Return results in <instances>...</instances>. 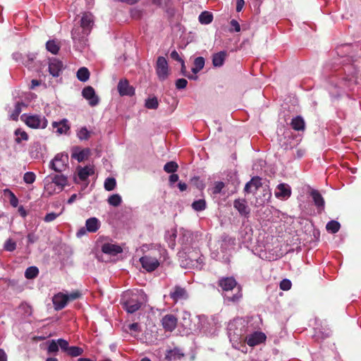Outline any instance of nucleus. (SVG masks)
<instances>
[{"instance_id": "obj_7", "label": "nucleus", "mask_w": 361, "mask_h": 361, "mask_svg": "<svg viewBox=\"0 0 361 361\" xmlns=\"http://www.w3.org/2000/svg\"><path fill=\"white\" fill-rule=\"evenodd\" d=\"M155 69L160 80H165L168 78L169 75V65L164 56L157 58Z\"/></svg>"}, {"instance_id": "obj_42", "label": "nucleus", "mask_w": 361, "mask_h": 361, "mask_svg": "<svg viewBox=\"0 0 361 361\" xmlns=\"http://www.w3.org/2000/svg\"><path fill=\"white\" fill-rule=\"evenodd\" d=\"M225 187V184L222 181H216L214 183V186L212 187V192L214 195H218L221 192L222 190Z\"/></svg>"}, {"instance_id": "obj_52", "label": "nucleus", "mask_w": 361, "mask_h": 361, "mask_svg": "<svg viewBox=\"0 0 361 361\" xmlns=\"http://www.w3.org/2000/svg\"><path fill=\"white\" fill-rule=\"evenodd\" d=\"M291 288V282L288 279H283L280 283V288L283 290H288Z\"/></svg>"}, {"instance_id": "obj_19", "label": "nucleus", "mask_w": 361, "mask_h": 361, "mask_svg": "<svg viewBox=\"0 0 361 361\" xmlns=\"http://www.w3.org/2000/svg\"><path fill=\"white\" fill-rule=\"evenodd\" d=\"M52 127L54 129H56V132L59 134H66L70 130L68 121L66 118H63L59 122H53Z\"/></svg>"}, {"instance_id": "obj_39", "label": "nucleus", "mask_w": 361, "mask_h": 361, "mask_svg": "<svg viewBox=\"0 0 361 361\" xmlns=\"http://www.w3.org/2000/svg\"><path fill=\"white\" fill-rule=\"evenodd\" d=\"M90 132L85 128H81L77 133V136L80 140H86L90 137Z\"/></svg>"}, {"instance_id": "obj_18", "label": "nucleus", "mask_w": 361, "mask_h": 361, "mask_svg": "<svg viewBox=\"0 0 361 361\" xmlns=\"http://www.w3.org/2000/svg\"><path fill=\"white\" fill-rule=\"evenodd\" d=\"M67 296L66 294L59 293L53 298V304L56 310H62L67 305Z\"/></svg>"}, {"instance_id": "obj_49", "label": "nucleus", "mask_w": 361, "mask_h": 361, "mask_svg": "<svg viewBox=\"0 0 361 361\" xmlns=\"http://www.w3.org/2000/svg\"><path fill=\"white\" fill-rule=\"evenodd\" d=\"M234 245L235 239L229 236H225L223 239V243L221 244V249H225L226 245Z\"/></svg>"}, {"instance_id": "obj_6", "label": "nucleus", "mask_w": 361, "mask_h": 361, "mask_svg": "<svg viewBox=\"0 0 361 361\" xmlns=\"http://www.w3.org/2000/svg\"><path fill=\"white\" fill-rule=\"evenodd\" d=\"M68 162V156L67 154H57L54 158L50 161L49 167L56 172L63 171Z\"/></svg>"}, {"instance_id": "obj_3", "label": "nucleus", "mask_w": 361, "mask_h": 361, "mask_svg": "<svg viewBox=\"0 0 361 361\" xmlns=\"http://www.w3.org/2000/svg\"><path fill=\"white\" fill-rule=\"evenodd\" d=\"M218 285L223 291L228 292L233 290L235 288H238V292L233 296H226V300L233 302L239 301L242 296V288L239 286L233 276L221 277L218 281Z\"/></svg>"}, {"instance_id": "obj_63", "label": "nucleus", "mask_w": 361, "mask_h": 361, "mask_svg": "<svg viewBox=\"0 0 361 361\" xmlns=\"http://www.w3.org/2000/svg\"><path fill=\"white\" fill-rule=\"evenodd\" d=\"M178 187L181 192L186 190L188 188L187 184L183 182H179L178 184Z\"/></svg>"}, {"instance_id": "obj_50", "label": "nucleus", "mask_w": 361, "mask_h": 361, "mask_svg": "<svg viewBox=\"0 0 361 361\" xmlns=\"http://www.w3.org/2000/svg\"><path fill=\"white\" fill-rule=\"evenodd\" d=\"M194 66L202 70L204 66V59L202 56L197 57L194 61Z\"/></svg>"}, {"instance_id": "obj_51", "label": "nucleus", "mask_w": 361, "mask_h": 361, "mask_svg": "<svg viewBox=\"0 0 361 361\" xmlns=\"http://www.w3.org/2000/svg\"><path fill=\"white\" fill-rule=\"evenodd\" d=\"M67 296V301H73L75 300L81 296V293L78 290L73 291L69 294H66Z\"/></svg>"}, {"instance_id": "obj_10", "label": "nucleus", "mask_w": 361, "mask_h": 361, "mask_svg": "<svg viewBox=\"0 0 361 361\" xmlns=\"http://www.w3.org/2000/svg\"><path fill=\"white\" fill-rule=\"evenodd\" d=\"M82 95L88 101V103L91 106H95L99 104V99L96 94L95 91L92 87H85L82 90Z\"/></svg>"}, {"instance_id": "obj_41", "label": "nucleus", "mask_w": 361, "mask_h": 361, "mask_svg": "<svg viewBox=\"0 0 361 361\" xmlns=\"http://www.w3.org/2000/svg\"><path fill=\"white\" fill-rule=\"evenodd\" d=\"M16 248V243L11 238H8L6 240L4 245V249L8 252H13Z\"/></svg>"}, {"instance_id": "obj_20", "label": "nucleus", "mask_w": 361, "mask_h": 361, "mask_svg": "<svg viewBox=\"0 0 361 361\" xmlns=\"http://www.w3.org/2000/svg\"><path fill=\"white\" fill-rule=\"evenodd\" d=\"M101 226L100 221L96 217H91L86 220V230L90 233L97 232Z\"/></svg>"}, {"instance_id": "obj_15", "label": "nucleus", "mask_w": 361, "mask_h": 361, "mask_svg": "<svg viewBox=\"0 0 361 361\" xmlns=\"http://www.w3.org/2000/svg\"><path fill=\"white\" fill-rule=\"evenodd\" d=\"M177 322V318L173 314H166L161 319V324L164 330L170 332L176 328Z\"/></svg>"}, {"instance_id": "obj_54", "label": "nucleus", "mask_w": 361, "mask_h": 361, "mask_svg": "<svg viewBox=\"0 0 361 361\" xmlns=\"http://www.w3.org/2000/svg\"><path fill=\"white\" fill-rule=\"evenodd\" d=\"M168 356L170 358L176 359V358H180V357H182L183 356V353H180L179 350L174 349V350H171L169 353V355Z\"/></svg>"}, {"instance_id": "obj_56", "label": "nucleus", "mask_w": 361, "mask_h": 361, "mask_svg": "<svg viewBox=\"0 0 361 361\" xmlns=\"http://www.w3.org/2000/svg\"><path fill=\"white\" fill-rule=\"evenodd\" d=\"M171 58L175 61L182 62L183 60L180 57L178 53L174 50L171 53Z\"/></svg>"}, {"instance_id": "obj_58", "label": "nucleus", "mask_w": 361, "mask_h": 361, "mask_svg": "<svg viewBox=\"0 0 361 361\" xmlns=\"http://www.w3.org/2000/svg\"><path fill=\"white\" fill-rule=\"evenodd\" d=\"M244 4H245L244 0H237V1H236L237 12H240L243 9Z\"/></svg>"}, {"instance_id": "obj_31", "label": "nucleus", "mask_w": 361, "mask_h": 361, "mask_svg": "<svg viewBox=\"0 0 361 361\" xmlns=\"http://www.w3.org/2000/svg\"><path fill=\"white\" fill-rule=\"evenodd\" d=\"M23 103L17 102L14 106L13 110L10 114V118L13 121H17L20 114L22 111V106H23Z\"/></svg>"}, {"instance_id": "obj_2", "label": "nucleus", "mask_w": 361, "mask_h": 361, "mask_svg": "<svg viewBox=\"0 0 361 361\" xmlns=\"http://www.w3.org/2000/svg\"><path fill=\"white\" fill-rule=\"evenodd\" d=\"M44 190L49 195L59 193L68 185V178L63 174L49 175L44 179Z\"/></svg>"}, {"instance_id": "obj_11", "label": "nucleus", "mask_w": 361, "mask_h": 361, "mask_svg": "<svg viewBox=\"0 0 361 361\" xmlns=\"http://www.w3.org/2000/svg\"><path fill=\"white\" fill-rule=\"evenodd\" d=\"M291 193V188L287 183L279 184L274 192L276 197L282 200L288 199L290 197Z\"/></svg>"}, {"instance_id": "obj_13", "label": "nucleus", "mask_w": 361, "mask_h": 361, "mask_svg": "<svg viewBox=\"0 0 361 361\" xmlns=\"http://www.w3.org/2000/svg\"><path fill=\"white\" fill-rule=\"evenodd\" d=\"M233 207L239 212L240 215L248 217L250 214V209L245 199H236L233 202Z\"/></svg>"}, {"instance_id": "obj_47", "label": "nucleus", "mask_w": 361, "mask_h": 361, "mask_svg": "<svg viewBox=\"0 0 361 361\" xmlns=\"http://www.w3.org/2000/svg\"><path fill=\"white\" fill-rule=\"evenodd\" d=\"M191 183L199 190H202L204 187H205V185L204 183H203L202 180H201L200 179L199 177H194L192 178H191Z\"/></svg>"}, {"instance_id": "obj_32", "label": "nucleus", "mask_w": 361, "mask_h": 361, "mask_svg": "<svg viewBox=\"0 0 361 361\" xmlns=\"http://www.w3.org/2000/svg\"><path fill=\"white\" fill-rule=\"evenodd\" d=\"M39 269L36 267H30L25 271V276L27 279H32L37 276Z\"/></svg>"}, {"instance_id": "obj_30", "label": "nucleus", "mask_w": 361, "mask_h": 361, "mask_svg": "<svg viewBox=\"0 0 361 361\" xmlns=\"http://www.w3.org/2000/svg\"><path fill=\"white\" fill-rule=\"evenodd\" d=\"M77 78L80 81L86 82L90 78V72L85 67H82L77 71Z\"/></svg>"}, {"instance_id": "obj_25", "label": "nucleus", "mask_w": 361, "mask_h": 361, "mask_svg": "<svg viewBox=\"0 0 361 361\" xmlns=\"http://www.w3.org/2000/svg\"><path fill=\"white\" fill-rule=\"evenodd\" d=\"M290 125H291V127L295 130H298V131L303 130L305 127V121L300 116H298L293 118L291 121Z\"/></svg>"}, {"instance_id": "obj_62", "label": "nucleus", "mask_w": 361, "mask_h": 361, "mask_svg": "<svg viewBox=\"0 0 361 361\" xmlns=\"http://www.w3.org/2000/svg\"><path fill=\"white\" fill-rule=\"evenodd\" d=\"M0 361H7V355L1 348H0Z\"/></svg>"}, {"instance_id": "obj_16", "label": "nucleus", "mask_w": 361, "mask_h": 361, "mask_svg": "<svg viewBox=\"0 0 361 361\" xmlns=\"http://www.w3.org/2000/svg\"><path fill=\"white\" fill-rule=\"evenodd\" d=\"M261 178L258 176L253 177L245 184L244 191L246 193H255L261 186Z\"/></svg>"}, {"instance_id": "obj_64", "label": "nucleus", "mask_w": 361, "mask_h": 361, "mask_svg": "<svg viewBox=\"0 0 361 361\" xmlns=\"http://www.w3.org/2000/svg\"><path fill=\"white\" fill-rule=\"evenodd\" d=\"M129 329L131 331H139V324L137 323H133L129 325Z\"/></svg>"}, {"instance_id": "obj_9", "label": "nucleus", "mask_w": 361, "mask_h": 361, "mask_svg": "<svg viewBox=\"0 0 361 361\" xmlns=\"http://www.w3.org/2000/svg\"><path fill=\"white\" fill-rule=\"evenodd\" d=\"M169 296L174 302H178L187 300L188 298V293L185 288L176 286L171 290Z\"/></svg>"}, {"instance_id": "obj_24", "label": "nucleus", "mask_w": 361, "mask_h": 361, "mask_svg": "<svg viewBox=\"0 0 361 361\" xmlns=\"http://www.w3.org/2000/svg\"><path fill=\"white\" fill-rule=\"evenodd\" d=\"M226 52L224 51H219L213 55L212 63L215 67H221L223 66L226 59Z\"/></svg>"}, {"instance_id": "obj_22", "label": "nucleus", "mask_w": 361, "mask_h": 361, "mask_svg": "<svg viewBox=\"0 0 361 361\" xmlns=\"http://www.w3.org/2000/svg\"><path fill=\"white\" fill-rule=\"evenodd\" d=\"M314 204L319 212H322L324 208V200L319 192L317 190H312L310 193Z\"/></svg>"}, {"instance_id": "obj_34", "label": "nucleus", "mask_w": 361, "mask_h": 361, "mask_svg": "<svg viewBox=\"0 0 361 361\" xmlns=\"http://www.w3.org/2000/svg\"><path fill=\"white\" fill-rule=\"evenodd\" d=\"M145 107L149 109H157L159 106V102L156 97L148 98L145 100Z\"/></svg>"}, {"instance_id": "obj_37", "label": "nucleus", "mask_w": 361, "mask_h": 361, "mask_svg": "<svg viewBox=\"0 0 361 361\" xmlns=\"http://www.w3.org/2000/svg\"><path fill=\"white\" fill-rule=\"evenodd\" d=\"M192 207L197 212L203 211L206 208V202L204 200H198L192 202Z\"/></svg>"}, {"instance_id": "obj_36", "label": "nucleus", "mask_w": 361, "mask_h": 361, "mask_svg": "<svg viewBox=\"0 0 361 361\" xmlns=\"http://www.w3.org/2000/svg\"><path fill=\"white\" fill-rule=\"evenodd\" d=\"M116 186V180L114 178H107L104 181V189L107 191L114 190Z\"/></svg>"}, {"instance_id": "obj_57", "label": "nucleus", "mask_w": 361, "mask_h": 361, "mask_svg": "<svg viewBox=\"0 0 361 361\" xmlns=\"http://www.w3.org/2000/svg\"><path fill=\"white\" fill-rule=\"evenodd\" d=\"M231 25L235 32H239L240 30V24L237 22V20H232L231 21Z\"/></svg>"}, {"instance_id": "obj_23", "label": "nucleus", "mask_w": 361, "mask_h": 361, "mask_svg": "<svg viewBox=\"0 0 361 361\" xmlns=\"http://www.w3.org/2000/svg\"><path fill=\"white\" fill-rule=\"evenodd\" d=\"M90 154V150L88 148L83 149L82 150H74L72 154V157L77 159L79 162L87 159Z\"/></svg>"}, {"instance_id": "obj_38", "label": "nucleus", "mask_w": 361, "mask_h": 361, "mask_svg": "<svg viewBox=\"0 0 361 361\" xmlns=\"http://www.w3.org/2000/svg\"><path fill=\"white\" fill-rule=\"evenodd\" d=\"M83 353V349L78 346H71L67 354L71 357H78Z\"/></svg>"}, {"instance_id": "obj_40", "label": "nucleus", "mask_w": 361, "mask_h": 361, "mask_svg": "<svg viewBox=\"0 0 361 361\" xmlns=\"http://www.w3.org/2000/svg\"><path fill=\"white\" fill-rule=\"evenodd\" d=\"M178 168V166L176 162H175V161H169V162H167L164 165V170L166 173H174L175 171H177Z\"/></svg>"}, {"instance_id": "obj_28", "label": "nucleus", "mask_w": 361, "mask_h": 361, "mask_svg": "<svg viewBox=\"0 0 361 361\" xmlns=\"http://www.w3.org/2000/svg\"><path fill=\"white\" fill-rule=\"evenodd\" d=\"M15 142L20 144L22 141H27L28 140L27 133L20 128H18L14 131Z\"/></svg>"}, {"instance_id": "obj_1", "label": "nucleus", "mask_w": 361, "mask_h": 361, "mask_svg": "<svg viewBox=\"0 0 361 361\" xmlns=\"http://www.w3.org/2000/svg\"><path fill=\"white\" fill-rule=\"evenodd\" d=\"M94 24V17L91 13L87 12L82 14L80 20V26L82 29V35L80 33L78 27L73 28L71 32L72 39L75 44H78L80 48L86 46L85 37L89 35Z\"/></svg>"}, {"instance_id": "obj_53", "label": "nucleus", "mask_w": 361, "mask_h": 361, "mask_svg": "<svg viewBox=\"0 0 361 361\" xmlns=\"http://www.w3.org/2000/svg\"><path fill=\"white\" fill-rule=\"evenodd\" d=\"M187 84H188L187 80H185L184 78H180L176 80V87L178 90L184 89L187 86Z\"/></svg>"}, {"instance_id": "obj_59", "label": "nucleus", "mask_w": 361, "mask_h": 361, "mask_svg": "<svg viewBox=\"0 0 361 361\" xmlns=\"http://www.w3.org/2000/svg\"><path fill=\"white\" fill-rule=\"evenodd\" d=\"M178 174L172 173L169 176V183L170 184H173L174 183L177 182L178 180Z\"/></svg>"}, {"instance_id": "obj_46", "label": "nucleus", "mask_w": 361, "mask_h": 361, "mask_svg": "<svg viewBox=\"0 0 361 361\" xmlns=\"http://www.w3.org/2000/svg\"><path fill=\"white\" fill-rule=\"evenodd\" d=\"M234 326V324H229V327H228V335L231 338V341H238V340H240L241 339V334H237V333H235L233 332V335H232V331H233V326Z\"/></svg>"}, {"instance_id": "obj_17", "label": "nucleus", "mask_w": 361, "mask_h": 361, "mask_svg": "<svg viewBox=\"0 0 361 361\" xmlns=\"http://www.w3.org/2000/svg\"><path fill=\"white\" fill-rule=\"evenodd\" d=\"M62 62L56 59H51L49 64V71L54 77H58L62 70Z\"/></svg>"}, {"instance_id": "obj_8", "label": "nucleus", "mask_w": 361, "mask_h": 361, "mask_svg": "<svg viewBox=\"0 0 361 361\" xmlns=\"http://www.w3.org/2000/svg\"><path fill=\"white\" fill-rule=\"evenodd\" d=\"M142 267L148 272L154 271L159 266V262L156 257L145 255L140 259Z\"/></svg>"}, {"instance_id": "obj_14", "label": "nucleus", "mask_w": 361, "mask_h": 361, "mask_svg": "<svg viewBox=\"0 0 361 361\" xmlns=\"http://www.w3.org/2000/svg\"><path fill=\"white\" fill-rule=\"evenodd\" d=\"M266 340V336L262 332L256 331L247 336L245 341L250 346H255L263 343Z\"/></svg>"}, {"instance_id": "obj_60", "label": "nucleus", "mask_w": 361, "mask_h": 361, "mask_svg": "<svg viewBox=\"0 0 361 361\" xmlns=\"http://www.w3.org/2000/svg\"><path fill=\"white\" fill-rule=\"evenodd\" d=\"M87 231L86 230V227H82L78 231L76 235L78 238H81L86 234Z\"/></svg>"}, {"instance_id": "obj_27", "label": "nucleus", "mask_w": 361, "mask_h": 361, "mask_svg": "<svg viewBox=\"0 0 361 361\" xmlns=\"http://www.w3.org/2000/svg\"><path fill=\"white\" fill-rule=\"evenodd\" d=\"M46 49L52 54H56L60 49V45L59 43L54 39L49 40L46 43Z\"/></svg>"}, {"instance_id": "obj_35", "label": "nucleus", "mask_w": 361, "mask_h": 361, "mask_svg": "<svg viewBox=\"0 0 361 361\" xmlns=\"http://www.w3.org/2000/svg\"><path fill=\"white\" fill-rule=\"evenodd\" d=\"M340 227V224L338 221L334 220L328 222L326 226V230L332 233H337L339 231Z\"/></svg>"}, {"instance_id": "obj_55", "label": "nucleus", "mask_w": 361, "mask_h": 361, "mask_svg": "<svg viewBox=\"0 0 361 361\" xmlns=\"http://www.w3.org/2000/svg\"><path fill=\"white\" fill-rule=\"evenodd\" d=\"M59 216V214H56L54 212H51V213L47 214L44 216V221L45 222H51V221H54Z\"/></svg>"}, {"instance_id": "obj_29", "label": "nucleus", "mask_w": 361, "mask_h": 361, "mask_svg": "<svg viewBox=\"0 0 361 361\" xmlns=\"http://www.w3.org/2000/svg\"><path fill=\"white\" fill-rule=\"evenodd\" d=\"M213 20L212 14L209 11H203L199 16V21L201 24L207 25Z\"/></svg>"}, {"instance_id": "obj_33", "label": "nucleus", "mask_w": 361, "mask_h": 361, "mask_svg": "<svg viewBox=\"0 0 361 361\" xmlns=\"http://www.w3.org/2000/svg\"><path fill=\"white\" fill-rule=\"evenodd\" d=\"M107 202L113 207H118L122 202V198L118 194H114L109 197Z\"/></svg>"}, {"instance_id": "obj_48", "label": "nucleus", "mask_w": 361, "mask_h": 361, "mask_svg": "<svg viewBox=\"0 0 361 361\" xmlns=\"http://www.w3.org/2000/svg\"><path fill=\"white\" fill-rule=\"evenodd\" d=\"M58 343H59V347L61 348V350L64 351L67 353L68 351V349L70 348V346L68 345V342L66 340H64L62 338H59Z\"/></svg>"}, {"instance_id": "obj_44", "label": "nucleus", "mask_w": 361, "mask_h": 361, "mask_svg": "<svg viewBox=\"0 0 361 361\" xmlns=\"http://www.w3.org/2000/svg\"><path fill=\"white\" fill-rule=\"evenodd\" d=\"M8 193L9 194V196H10V204L11 206H13V207H16L18 204V198L16 197V195H14V193L13 192H11L10 190L8 189H6L4 190V193Z\"/></svg>"}, {"instance_id": "obj_5", "label": "nucleus", "mask_w": 361, "mask_h": 361, "mask_svg": "<svg viewBox=\"0 0 361 361\" xmlns=\"http://www.w3.org/2000/svg\"><path fill=\"white\" fill-rule=\"evenodd\" d=\"M21 120L30 128H45L48 121L44 116L39 115H28L24 114L20 117Z\"/></svg>"}, {"instance_id": "obj_4", "label": "nucleus", "mask_w": 361, "mask_h": 361, "mask_svg": "<svg viewBox=\"0 0 361 361\" xmlns=\"http://www.w3.org/2000/svg\"><path fill=\"white\" fill-rule=\"evenodd\" d=\"M121 304L127 312L132 314L140 308L142 302L137 293L127 291L123 295Z\"/></svg>"}, {"instance_id": "obj_45", "label": "nucleus", "mask_w": 361, "mask_h": 361, "mask_svg": "<svg viewBox=\"0 0 361 361\" xmlns=\"http://www.w3.org/2000/svg\"><path fill=\"white\" fill-rule=\"evenodd\" d=\"M36 176L33 172H26L24 174L23 180L27 184H32L35 182Z\"/></svg>"}, {"instance_id": "obj_61", "label": "nucleus", "mask_w": 361, "mask_h": 361, "mask_svg": "<svg viewBox=\"0 0 361 361\" xmlns=\"http://www.w3.org/2000/svg\"><path fill=\"white\" fill-rule=\"evenodd\" d=\"M37 240V237L33 233L27 235V241L29 243H34Z\"/></svg>"}, {"instance_id": "obj_26", "label": "nucleus", "mask_w": 361, "mask_h": 361, "mask_svg": "<svg viewBox=\"0 0 361 361\" xmlns=\"http://www.w3.org/2000/svg\"><path fill=\"white\" fill-rule=\"evenodd\" d=\"M94 173V170L90 166H85L78 170V177L81 180H86L87 178Z\"/></svg>"}, {"instance_id": "obj_43", "label": "nucleus", "mask_w": 361, "mask_h": 361, "mask_svg": "<svg viewBox=\"0 0 361 361\" xmlns=\"http://www.w3.org/2000/svg\"><path fill=\"white\" fill-rule=\"evenodd\" d=\"M59 343L57 340H51L49 343L47 351L49 353H56L59 351Z\"/></svg>"}, {"instance_id": "obj_12", "label": "nucleus", "mask_w": 361, "mask_h": 361, "mask_svg": "<svg viewBox=\"0 0 361 361\" xmlns=\"http://www.w3.org/2000/svg\"><path fill=\"white\" fill-rule=\"evenodd\" d=\"M118 92L121 96H133L135 94V89L130 85L126 79H121L117 86Z\"/></svg>"}, {"instance_id": "obj_21", "label": "nucleus", "mask_w": 361, "mask_h": 361, "mask_svg": "<svg viewBox=\"0 0 361 361\" xmlns=\"http://www.w3.org/2000/svg\"><path fill=\"white\" fill-rule=\"evenodd\" d=\"M102 250L104 253L111 255H116L123 251L122 248L119 245L111 243L104 244L102 247Z\"/></svg>"}]
</instances>
